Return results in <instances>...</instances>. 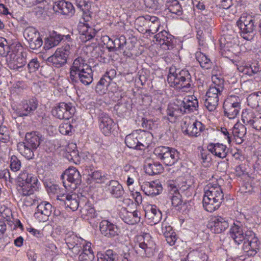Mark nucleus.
I'll return each instance as SVG.
<instances>
[{
	"mask_svg": "<svg viewBox=\"0 0 261 261\" xmlns=\"http://www.w3.org/2000/svg\"><path fill=\"white\" fill-rule=\"evenodd\" d=\"M240 225V222H233L229 230L230 238L237 245L243 243L244 251L248 256H253L259 249L260 242L253 231H247L244 233Z\"/></svg>",
	"mask_w": 261,
	"mask_h": 261,
	"instance_id": "1",
	"label": "nucleus"
},
{
	"mask_svg": "<svg viewBox=\"0 0 261 261\" xmlns=\"http://www.w3.org/2000/svg\"><path fill=\"white\" fill-rule=\"evenodd\" d=\"M202 203L204 209L212 213L218 210L224 201V193L217 181L209 182L204 188Z\"/></svg>",
	"mask_w": 261,
	"mask_h": 261,
	"instance_id": "2",
	"label": "nucleus"
},
{
	"mask_svg": "<svg viewBox=\"0 0 261 261\" xmlns=\"http://www.w3.org/2000/svg\"><path fill=\"white\" fill-rule=\"evenodd\" d=\"M167 81L171 87L187 92L191 88V76L188 70L171 67L169 69Z\"/></svg>",
	"mask_w": 261,
	"mask_h": 261,
	"instance_id": "3",
	"label": "nucleus"
},
{
	"mask_svg": "<svg viewBox=\"0 0 261 261\" xmlns=\"http://www.w3.org/2000/svg\"><path fill=\"white\" fill-rule=\"evenodd\" d=\"M212 84L206 93L204 106L210 111L216 108L219 101V96L224 89V80L217 75L212 77Z\"/></svg>",
	"mask_w": 261,
	"mask_h": 261,
	"instance_id": "4",
	"label": "nucleus"
},
{
	"mask_svg": "<svg viewBox=\"0 0 261 261\" xmlns=\"http://www.w3.org/2000/svg\"><path fill=\"white\" fill-rule=\"evenodd\" d=\"M47 190L49 194H56L57 200L62 202L61 204L69 207L72 211H76L81 206L77 194L68 193L65 189H61L58 185L51 184L48 187Z\"/></svg>",
	"mask_w": 261,
	"mask_h": 261,
	"instance_id": "5",
	"label": "nucleus"
},
{
	"mask_svg": "<svg viewBox=\"0 0 261 261\" xmlns=\"http://www.w3.org/2000/svg\"><path fill=\"white\" fill-rule=\"evenodd\" d=\"M258 15L243 14L236 24L241 31L242 37L246 40L253 38L254 32L257 29Z\"/></svg>",
	"mask_w": 261,
	"mask_h": 261,
	"instance_id": "6",
	"label": "nucleus"
},
{
	"mask_svg": "<svg viewBox=\"0 0 261 261\" xmlns=\"http://www.w3.org/2000/svg\"><path fill=\"white\" fill-rule=\"evenodd\" d=\"M136 244V252L142 257H150L155 249V244L149 233L137 237Z\"/></svg>",
	"mask_w": 261,
	"mask_h": 261,
	"instance_id": "7",
	"label": "nucleus"
},
{
	"mask_svg": "<svg viewBox=\"0 0 261 261\" xmlns=\"http://www.w3.org/2000/svg\"><path fill=\"white\" fill-rule=\"evenodd\" d=\"M153 153L166 166L174 165L179 159L178 152L169 147L159 146L154 149Z\"/></svg>",
	"mask_w": 261,
	"mask_h": 261,
	"instance_id": "8",
	"label": "nucleus"
},
{
	"mask_svg": "<svg viewBox=\"0 0 261 261\" xmlns=\"http://www.w3.org/2000/svg\"><path fill=\"white\" fill-rule=\"evenodd\" d=\"M19 182H22V194L23 195H30L37 189L38 179L37 177L29 174L26 171H22L18 176Z\"/></svg>",
	"mask_w": 261,
	"mask_h": 261,
	"instance_id": "9",
	"label": "nucleus"
},
{
	"mask_svg": "<svg viewBox=\"0 0 261 261\" xmlns=\"http://www.w3.org/2000/svg\"><path fill=\"white\" fill-rule=\"evenodd\" d=\"M38 107V101L35 98L22 101L18 105L13 106L12 109L18 116L23 117L34 113Z\"/></svg>",
	"mask_w": 261,
	"mask_h": 261,
	"instance_id": "10",
	"label": "nucleus"
},
{
	"mask_svg": "<svg viewBox=\"0 0 261 261\" xmlns=\"http://www.w3.org/2000/svg\"><path fill=\"white\" fill-rule=\"evenodd\" d=\"M70 49L69 45L58 48L52 56L48 58L47 62L55 67H62L67 63V58L70 54Z\"/></svg>",
	"mask_w": 261,
	"mask_h": 261,
	"instance_id": "11",
	"label": "nucleus"
},
{
	"mask_svg": "<svg viewBox=\"0 0 261 261\" xmlns=\"http://www.w3.org/2000/svg\"><path fill=\"white\" fill-rule=\"evenodd\" d=\"M75 112V107L71 102H60L52 110V114L60 119L68 120L72 118Z\"/></svg>",
	"mask_w": 261,
	"mask_h": 261,
	"instance_id": "12",
	"label": "nucleus"
},
{
	"mask_svg": "<svg viewBox=\"0 0 261 261\" xmlns=\"http://www.w3.org/2000/svg\"><path fill=\"white\" fill-rule=\"evenodd\" d=\"M65 241L68 249L76 255L80 253L82 247L87 243L72 231L68 232L66 234Z\"/></svg>",
	"mask_w": 261,
	"mask_h": 261,
	"instance_id": "13",
	"label": "nucleus"
},
{
	"mask_svg": "<svg viewBox=\"0 0 261 261\" xmlns=\"http://www.w3.org/2000/svg\"><path fill=\"white\" fill-rule=\"evenodd\" d=\"M181 129L184 134L189 136L198 137L204 129V126L200 121L188 119L183 121Z\"/></svg>",
	"mask_w": 261,
	"mask_h": 261,
	"instance_id": "14",
	"label": "nucleus"
},
{
	"mask_svg": "<svg viewBox=\"0 0 261 261\" xmlns=\"http://www.w3.org/2000/svg\"><path fill=\"white\" fill-rule=\"evenodd\" d=\"M99 128L105 136H109L115 129L116 124L113 120L105 112H100L98 116Z\"/></svg>",
	"mask_w": 261,
	"mask_h": 261,
	"instance_id": "15",
	"label": "nucleus"
},
{
	"mask_svg": "<svg viewBox=\"0 0 261 261\" xmlns=\"http://www.w3.org/2000/svg\"><path fill=\"white\" fill-rule=\"evenodd\" d=\"M52 205L47 201L41 202L37 206L34 217L40 222H45L53 212Z\"/></svg>",
	"mask_w": 261,
	"mask_h": 261,
	"instance_id": "16",
	"label": "nucleus"
},
{
	"mask_svg": "<svg viewBox=\"0 0 261 261\" xmlns=\"http://www.w3.org/2000/svg\"><path fill=\"white\" fill-rule=\"evenodd\" d=\"M101 233L107 238H113L118 236L120 230L117 225L108 220H102L99 223Z\"/></svg>",
	"mask_w": 261,
	"mask_h": 261,
	"instance_id": "17",
	"label": "nucleus"
},
{
	"mask_svg": "<svg viewBox=\"0 0 261 261\" xmlns=\"http://www.w3.org/2000/svg\"><path fill=\"white\" fill-rule=\"evenodd\" d=\"M180 111L182 114L190 113L197 110L198 101L194 95L187 96L182 100L178 99Z\"/></svg>",
	"mask_w": 261,
	"mask_h": 261,
	"instance_id": "18",
	"label": "nucleus"
},
{
	"mask_svg": "<svg viewBox=\"0 0 261 261\" xmlns=\"http://www.w3.org/2000/svg\"><path fill=\"white\" fill-rule=\"evenodd\" d=\"M243 123L256 130H261V115H255L253 112H243L242 114Z\"/></svg>",
	"mask_w": 261,
	"mask_h": 261,
	"instance_id": "19",
	"label": "nucleus"
},
{
	"mask_svg": "<svg viewBox=\"0 0 261 261\" xmlns=\"http://www.w3.org/2000/svg\"><path fill=\"white\" fill-rule=\"evenodd\" d=\"M7 62L10 69L22 71L25 69L27 61L24 56L20 53L17 55L11 54L10 59Z\"/></svg>",
	"mask_w": 261,
	"mask_h": 261,
	"instance_id": "20",
	"label": "nucleus"
},
{
	"mask_svg": "<svg viewBox=\"0 0 261 261\" xmlns=\"http://www.w3.org/2000/svg\"><path fill=\"white\" fill-rule=\"evenodd\" d=\"M145 217L150 225L158 223L162 218L161 211L155 205H150L145 211Z\"/></svg>",
	"mask_w": 261,
	"mask_h": 261,
	"instance_id": "21",
	"label": "nucleus"
},
{
	"mask_svg": "<svg viewBox=\"0 0 261 261\" xmlns=\"http://www.w3.org/2000/svg\"><path fill=\"white\" fill-rule=\"evenodd\" d=\"M91 68L87 61L82 57L76 58L70 68V79H74L77 74Z\"/></svg>",
	"mask_w": 261,
	"mask_h": 261,
	"instance_id": "22",
	"label": "nucleus"
},
{
	"mask_svg": "<svg viewBox=\"0 0 261 261\" xmlns=\"http://www.w3.org/2000/svg\"><path fill=\"white\" fill-rule=\"evenodd\" d=\"M154 38L163 49L167 50L173 47V36L168 32L162 30L156 34Z\"/></svg>",
	"mask_w": 261,
	"mask_h": 261,
	"instance_id": "23",
	"label": "nucleus"
},
{
	"mask_svg": "<svg viewBox=\"0 0 261 261\" xmlns=\"http://www.w3.org/2000/svg\"><path fill=\"white\" fill-rule=\"evenodd\" d=\"M63 179H66L69 182L74 185V187L80 184L81 182V176L79 171L74 167H70L65 171L64 174L61 175Z\"/></svg>",
	"mask_w": 261,
	"mask_h": 261,
	"instance_id": "24",
	"label": "nucleus"
},
{
	"mask_svg": "<svg viewBox=\"0 0 261 261\" xmlns=\"http://www.w3.org/2000/svg\"><path fill=\"white\" fill-rule=\"evenodd\" d=\"M53 9L56 13L69 17L72 16L75 12L74 7L71 3L63 1L56 3Z\"/></svg>",
	"mask_w": 261,
	"mask_h": 261,
	"instance_id": "25",
	"label": "nucleus"
},
{
	"mask_svg": "<svg viewBox=\"0 0 261 261\" xmlns=\"http://www.w3.org/2000/svg\"><path fill=\"white\" fill-rule=\"evenodd\" d=\"M106 191L115 198H121L124 194L122 186L115 180H111L106 186Z\"/></svg>",
	"mask_w": 261,
	"mask_h": 261,
	"instance_id": "26",
	"label": "nucleus"
},
{
	"mask_svg": "<svg viewBox=\"0 0 261 261\" xmlns=\"http://www.w3.org/2000/svg\"><path fill=\"white\" fill-rule=\"evenodd\" d=\"M141 189L146 195L154 196L162 192L163 188L159 182L151 181L144 182Z\"/></svg>",
	"mask_w": 261,
	"mask_h": 261,
	"instance_id": "27",
	"label": "nucleus"
},
{
	"mask_svg": "<svg viewBox=\"0 0 261 261\" xmlns=\"http://www.w3.org/2000/svg\"><path fill=\"white\" fill-rule=\"evenodd\" d=\"M79 32V39L82 42H86L93 39L95 36L96 31L87 24H83L78 27Z\"/></svg>",
	"mask_w": 261,
	"mask_h": 261,
	"instance_id": "28",
	"label": "nucleus"
},
{
	"mask_svg": "<svg viewBox=\"0 0 261 261\" xmlns=\"http://www.w3.org/2000/svg\"><path fill=\"white\" fill-rule=\"evenodd\" d=\"M93 71L91 67L77 74L74 79H70L73 83L81 82L85 86L90 85L93 81Z\"/></svg>",
	"mask_w": 261,
	"mask_h": 261,
	"instance_id": "29",
	"label": "nucleus"
},
{
	"mask_svg": "<svg viewBox=\"0 0 261 261\" xmlns=\"http://www.w3.org/2000/svg\"><path fill=\"white\" fill-rule=\"evenodd\" d=\"M139 150H145L152 143L153 136L151 133L145 130H139L138 136Z\"/></svg>",
	"mask_w": 261,
	"mask_h": 261,
	"instance_id": "30",
	"label": "nucleus"
},
{
	"mask_svg": "<svg viewBox=\"0 0 261 261\" xmlns=\"http://www.w3.org/2000/svg\"><path fill=\"white\" fill-rule=\"evenodd\" d=\"M241 99L238 96L229 95V119H234L241 110Z\"/></svg>",
	"mask_w": 261,
	"mask_h": 261,
	"instance_id": "31",
	"label": "nucleus"
},
{
	"mask_svg": "<svg viewBox=\"0 0 261 261\" xmlns=\"http://www.w3.org/2000/svg\"><path fill=\"white\" fill-rule=\"evenodd\" d=\"M42 141V135L38 132H33L26 134L23 142L25 143L27 145L32 146L37 149Z\"/></svg>",
	"mask_w": 261,
	"mask_h": 261,
	"instance_id": "32",
	"label": "nucleus"
},
{
	"mask_svg": "<svg viewBox=\"0 0 261 261\" xmlns=\"http://www.w3.org/2000/svg\"><path fill=\"white\" fill-rule=\"evenodd\" d=\"M168 187V190L171 194L172 205L174 207L178 206L182 203L181 195L178 192V188L173 182L169 184Z\"/></svg>",
	"mask_w": 261,
	"mask_h": 261,
	"instance_id": "33",
	"label": "nucleus"
},
{
	"mask_svg": "<svg viewBox=\"0 0 261 261\" xmlns=\"http://www.w3.org/2000/svg\"><path fill=\"white\" fill-rule=\"evenodd\" d=\"M62 38L61 35L54 31L45 38L44 48L45 49H49L58 45L62 41Z\"/></svg>",
	"mask_w": 261,
	"mask_h": 261,
	"instance_id": "34",
	"label": "nucleus"
},
{
	"mask_svg": "<svg viewBox=\"0 0 261 261\" xmlns=\"http://www.w3.org/2000/svg\"><path fill=\"white\" fill-rule=\"evenodd\" d=\"M189 261H207L208 256L202 248L191 251L187 255Z\"/></svg>",
	"mask_w": 261,
	"mask_h": 261,
	"instance_id": "35",
	"label": "nucleus"
},
{
	"mask_svg": "<svg viewBox=\"0 0 261 261\" xmlns=\"http://www.w3.org/2000/svg\"><path fill=\"white\" fill-rule=\"evenodd\" d=\"M208 149L211 153L220 158H225L227 155L226 146L222 144H210L208 145Z\"/></svg>",
	"mask_w": 261,
	"mask_h": 261,
	"instance_id": "36",
	"label": "nucleus"
},
{
	"mask_svg": "<svg viewBox=\"0 0 261 261\" xmlns=\"http://www.w3.org/2000/svg\"><path fill=\"white\" fill-rule=\"evenodd\" d=\"M91 245V243L87 242L82 247V252L79 256V261H92L94 259V253Z\"/></svg>",
	"mask_w": 261,
	"mask_h": 261,
	"instance_id": "37",
	"label": "nucleus"
},
{
	"mask_svg": "<svg viewBox=\"0 0 261 261\" xmlns=\"http://www.w3.org/2000/svg\"><path fill=\"white\" fill-rule=\"evenodd\" d=\"M166 6L169 12L178 16H181L183 13L181 6L177 0H168Z\"/></svg>",
	"mask_w": 261,
	"mask_h": 261,
	"instance_id": "38",
	"label": "nucleus"
},
{
	"mask_svg": "<svg viewBox=\"0 0 261 261\" xmlns=\"http://www.w3.org/2000/svg\"><path fill=\"white\" fill-rule=\"evenodd\" d=\"M107 176V175L102 173L100 171L95 170L88 174L87 180L89 184L92 183L93 181L102 183L108 179Z\"/></svg>",
	"mask_w": 261,
	"mask_h": 261,
	"instance_id": "39",
	"label": "nucleus"
},
{
	"mask_svg": "<svg viewBox=\"0 0 261 261\" xmlns=\"http://www.w3.org/2000/svg\"><path fill=\"white\" fill-rule=\"evenodd\" d=\"M18 149L20 153L27 159H32L34 156V151L36 149L27 145L25 143H20L18 145Z\"/></svg>",
	"mask_w": 261,
	"mask_h": 261,
	"instance_id": "40",
	"label": "nucleus"
},
{
	"mask_svg": "<svg viewBox=\"0 0 261 261\" xmlns=\"http://www.w3.org/2000/svg\"><path fill=\"white\" fill-rule=\"evenodd\" d=\"M145 172L149 175L160 174L164 170L162 165L159 162L146 163L144 167Z\"/></svg>",
	"mask_w": 261,
	"mask_h": 261,
	"instance_id": "41",
	"label": "nucleus"
},
{
	"mask_svg": "<svg viewBox=\"0 0 261 261\" xmlns=\"http://www.w3.org/2000/svg\"><path fill=\"white\" fill-rule=\"evenodd\" d=\"M139 130H137L127 135L125 139L126 145L130 148L139 150L138 145Z\"/></svg>",
	"mask_w": 261,
	"mask_h": 261,
	"instance_id": "42",
	"label": "nucleus"
},
{
	"mask_svg": "<svg viewBox=\"0 0 261 261\" xmlns=\"http://www.w3.org/2000/svg\"><path fill=\"white\" fill-rule=\"evenodd\" d=\"M141 214L137 210L133 212H127L123 216L124 222L129 225H134L138 223L140 221Z\"/></svg>",
	"mask_w": 261,
	"mask_h": 261,
	"instance_id": "43",
	"label": "nucleus"
},
{
	"mask_svg": "<svg viewBox=\"0 0 261 261\" xmlns=\"http://www.w3.org/2000/svg\"><path fill=\"white\" fill-rule=\"evenodd\" d=\"M195 58L202 68L208 69L211 68L212 62L211 60L201 51H197L195 53Z\"/></svg>",
	"mask_w": 261,
	"mask_h": 261,
	"instance_id": "44",
	"label": "nucleus"
},
{
	"mask_svg": "<svg viewBox=\"0 0 261 261\" xmlns=\"http://www.w3.org/2000/svg\"><path fill=\"white\" fill-rule=\"evenodd\" d=\"M178 102V99H177L173 103L168 105L167 110V114L168 116L175 118L181 114H183L180 111V107Z\"/></svg>",
	"mask_w": 261,
	"mask_h": 261,
	"instance_id": "45",
	"label": "nucleus"
},
{
	"mask_svg": "<svg viewBox=\"0 0 261 261\" xmlns=\"http://www.w3.org/2000/svg\"><path fill=\"white\" fill-rule=\"evenodd\" d=\"M227 39V35L224 34L222 35L219 39V53L222 57L226 58H228V41Z\"/></svg>",
	"mask_w": 261,
	"mask_h": 261,
	"instance_id": "46",
	"label": "nucleus"
},
{
	"mask_svg": "<svg viewBox=\"0 0 261 261\" xmlns=\"http://www.w3.org/2000/svg\"><path fill=\"white\" fill-rule=\"evenodd\" d=\"M113 43L110 51H115L123 49L126 44V39L124 36L121 35L120 37L115 38L112 40Z\"/></svg>",
	"mask_w": 261,
	"mask_h": 261,
	"instance_id": "47",
	"label": "nucleus"
},
{
	"mask_svg": "<svg viewBox=\"0 0 261 261\" xmlns=\"http://www.w3.org/2000/svg\"><path fill=\"white\" fill-rule=\"evenodd\" d=\"M214 223L215 233H221L228 227L227 221L221 217L216 218Z\"/></svg>",
	"mask_w": 261,
	"mask_h": 261,
	"instance_id": "48",
	"label": "nucleus"
},
{
	"mask_svg": "<svg viewBox=\"0 0 261 261\" xmlns=\"http://www.w3.org/2000/svg\"><path fill=\"white\" fill-rule=\"evenodd\" d=\"M117 256L112 250H108L103 254H97V261H117Z\"/></svg>",
	"mask_w": 261,
	"mask_h": 261,
	"instance_id": "49",
	"label": "nucleus"
},
{
	"mask_svg": "<svg viewBox=\"0 0 261 261\" xmlns=\"http://www.w3.org/2000/svg\"><path fill=\"white\" fill-rule=\"evenodd\" d=\"M110 83V81H108L102 76L96 86V91L100 94L105 93Z\"/></svg>",
	"mask_w": 261,
	"mask_h": 261,
	"instance_id": "50",
	"label": "nucleus"
},
{
	"mask_svg": "<svg viewBox=\"0 0 261 261\" xmlns=\"http://www.w3.org/2000/svg\"><path fill=\"white\" fill-rule=\"evenodd\" d=\"M12 48L11 45H9L7 41L4 38H0V55L3 57L7 56L10 52Z\"/></svg>",
	"mask_w": 261,
	"mask_h": 261,
	"instance_id": "51",
	"label": "nucleus"
},
{
	"mask_svg": "<svg viewBox=\"0 0 261 261\" xmlns=\"http://www.w3.org/2000/svg\"><path fill=\"white\" fill-rule=\"evenodd\" d=\"M199 158L203 166H206L207 165L206 164H208L211 161V150L208 148L207 149H201Z\"/></svg>",
	"mask_w": 261,
	"mask_h": 261,
	"instance_id": "52",
	"label": "nucleus"
},
{
	"mask_svg": "<svg viewBox=\"0 0 261 261\" xmlns=\"http://www.w3.org/2000/svg\"><path fill=\"white\" fill-rule=\"evenodd\" d=\"M29 47L32 50H36L40 48L43 44V41L40 34L28 42Z\"/></svg>",
	"mask_w": 261,
	"mask_h": 261,
	"instance_id": "53",
	"label": "nucleus"
},
{
	"mask_svg": "<svg viewBox=\"0 0 261 261\" xmlns=\"http://www.w3.org/2000/svg\"><path fill=\"white\" fill-rule=\"evenodd\" d=\"M39 34V33L33 27H28L23 32V36L28 42Z\"/></svg>",
	"mask_w": 261,
	"mask_h": 261,
	"instance_id": "54",
	"label": "nucleus"
},
{
	"mask_svg": "<svg viewBox=\"0 0 261 261\" xmlns=\"http://www.w3.org/2000/svg\"><path fill=\"white\" fill-rule=\"evenodd\" d=\"M232 136H244L246 134V128L239 123H236L232 129Z\"/></svg>",
	"mask_w": 261,
	"mask_h": 261,
	"instance_id": "55",
	"label": "nucleus"
},
{
	"mask_svg": "<svg viewBox=\"0 0 261 261\" xmlns=\"http://www.w3.org/2000/svg\"><path fill=\"white\" fill-rule=\"evenodd\" d=\"M40 67V63L37 58L32 59L28 64L25 69L27 68L28 71L30 73L36 72Z\"/></svg>",
	"mask_w": 261,
	"mask_h": 261,
	"instance_id": "56",
	"label": "nucleus"
},
{
	"mask_svg": "<svg viewBox=\"0 0 261 261\" xmlns=\"http://www.w3.org/2000/svg\"><path fill=\"white\" fill-rule=\"evenodd\" d=\"M10 167L11 170L14 172L19 170L21 167L20 160L16 156L12 155L10 159Z\"/></svg>",
	"mask_w": 261,
	"mask_h": 261,
	"instance_id": "57",
	"label": "nucleus"
},
{
	"mask_svg": "<svg viewBox=\"0 0 261 261\" xmlns=\"http://www.w3.org/2000/svg\"><path fill=\"white\" fill-rule=\"evenodd\" d=\"M72 129L73 126L69 123H62L59 126L60 132L64 135H71Z\"/></svg>",
	"mask_w": 261,
	"mask_h": 261,
	"instance_id": "58",
	"label": "nucleus"
},
{
	"mask_svg": "<svg viewBox=\"0 0 261 261\" xmlns=\"http://www.w3.org/2000/svg\"><path fill=\"white\" fill-rule=\"evenodd\" d=\"M258 95L256 93L249 95L247 98L248 105L252 108L258 106Z\"/></svg>",
	"mask_w": 261,
	"mask_h": 261,
	"instance_id": "59",
	"label": "nucleus"
},
{
	"mask_svg": "<svg viewBox=\"0 0 261 261\" xmlns=\"http://www.w3.org/2000/svg\"><path fill=\"white\" fill-rule=\"evenodd\" d=\"M72 146L74 149L70 152L67 151V152L66 154V157L69 161H72L75 163L76 161H79V152L77 150L74 149L76 148L75 144H73Z\"/></svg>",
	"mask_w": 261,
	"mask_h": 261,
	"instance_id": "60",
	"label": "nucleus"
},
{
	"mask_svg": "<svg viewBox=\"0 0 261 261\" xmlns=\"http://www.w3.org/2000/svg\"><path fill=\"white\" fill-rule=\"evenodd\" d=\"M144 5L147 8L152 10H158L160 8L159 0H144Z\"/></svg>",
	"mask_w": 261,
	"mask_h": 261,
	"instance_id": "61",
	"label": "nucleus"
},
{
	"mask_svg": "<svg viewBox=\"0 0 261 261\" xmlns=\"http://www.w3.org/2000/svg\"><path fill=\"white\" fill-rule=\"evenodd\" d=\"M24 90L23 85L22 82H18L16 84L15 86L12 88L11 91L12 94L19 95L23 92Z\"/></svg>",
	"mask_w": 261,
	"mask_h": 261,
	"instance_id": "62",
	"label": "nucleus"
},
{
	"mask_svg": "<svg viewBox=\"0 0 261 261\" xmlns=\"http://www.w3.org/2000/svg\"><path fill=\"white\" fill-rule=\"evenodd\" d=\"M162 232L164 236L169 235L174 232L172 227L166 222L164 221L162 224Z\"/></svg>",
	"mask_w": 261,
	"mask_h": 261,
	"instance_id": "63",
	"label": "nucleus"
},
{
	"mask_svg": "<svg viewBox=\"0 0 261 261\" xmlns=\"http://www.w3.org/2000/svg\"><path fill=\"white\" fill-rule=\"evenodd\" d=\"M116 75V71L113 68L108 69L103 76L107 79L108 81H110L111 83L113 79H114Z\"/></svg>",
	"mask_w": 261,
	"mask_h": 261,
	"instance_id": "64",
	"label": "nucleus"
}]
</instances>
